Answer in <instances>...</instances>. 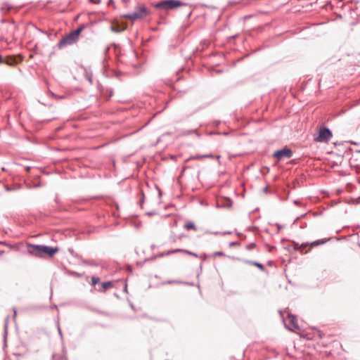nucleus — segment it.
Instances as JSON below:
<instances>
[{
  "mask_svg": "<svg viewBox=\"0 0 360 360\" xmlns=\"http://www.w3.org/2000/svg\"><path fill=\"white\" fill-rule=\"evenodd\" d=\"M58 251V248L49 247L44 245H32L27 246V252L35 257H42L48 255L51 257Z\"/></svg>",
  "mask_w": 360,
  "mask_h": 360,
  "instance_id": "f257e3e1",
  "label": "nucleus"
},
{
  "mask_svg": "<svg viewBox=\"0 0 360 360\" xmlns=\"http://www.w3.org/2000/svg\"><path fill=\"white\" fill-rule=\"evenodd\" d=\"M84 28V26H80L75 30H73L68 34L65 35L58 42V47L63 48L76 43L78 41L79 34Z\"/></svg>",
  "mask_w": 360,
  "mask_h": 360,
  "instance_id": "f03ea898",
  "label": "nucleus"
},
{
  "mask_svg": "<svg viewBox=\"0 0 360 360\" xmlns=\"http://www.w3.org/2000/svg\"><path fill=\"white\" fill-rule=\"evenodd\" d=\"M150 14V11L145 6H136L134 11L123 15V17L132 21L141 20Z\"/></svg>",
  "mask_w": 360,
  "mask_h": 360,
  "instance_id": "7ed1b4c3",
  "label": "nucleus"
},
{
  "mask_svg": "<svg viewBox=\"0 0 360 360\" xmlns=\"http://www.w3.org/2000/svg\"><path fill=\"white\" fill-rule=\"evenodd\" d=\"M184 5H186V4L179 0H163L154 4L153 6L158 9L169 11Z\"/></svg>",
  "mask_w": 360,
  "mask_h": 360,
  "instance_id": "20e7f679",
  "label": "nucleus"
},
{
  "mask_svg": "<svg viewBox=\"0 0 360 360\" xmlns=\"http://www.w3.org/2000/svg\"><path fill=\"white\" fill-rule=\"evenodd\" d=\"M333 136L332 131L326 127H321L319 134L314 138V141L320 143H328Z\"/></svg>",
  "mask_w": 360,
  "mask_h": 360,
  "instance_id": "39448f33",
  "label": "nucleus"
},
{
  "mask_svg": "<svg viewBox=\"0 0 360 360\" xmlns=\"http://www.w3.org/2000/svg\"><path fill=\"white\" fill-rule=\"evenodd\" d=\"M292 155V151L288 148H284L281 150L275 151L273 154V157L276 158L278 161L281 160L284 158H290Z\"/></svg>",
  "mask_w": 360,
  "mask_h": 360,
  "instance_id": "423d86ee",
  "label": "nucleus"
},
{
  "mask_svg": "<svg viewBox=\"0 0 360 360\" xmlns=\"http://www.w3.org/2000/svg\"><path fill=\"white\" fill-rule=\"evenodd\" d=\"M288 318L290 321V324L291 326V328H289L285 323L284 322L285 327L290 330H292V329H299L300 327L297 323L296 317L290 314H288Z\"/></svg>",
  "mask_w": 360,
  "mask_h": 360,
  "instance_id": "0eeeda50",
  "label": "nucleus"
},
{
  "mask_svg": "<svg viewBox=\"0 0 360 360\" xmlns=\"http://www.w3.org/2000/svg\"><path fill=\"white\" fill-rule=\"evenodd\" d=\"M214 156L212 154H206V155H195L190 157L186 161L189 160H200L202 158H213Z\"/></svg>",
  "mask_w": 360,
  "mask_h": 360,
  "instance_id": "6e6552de",
  "label": "nucleus"
},
{
  "mask_svg": "<svg viewBox=\"0 0 360 360\" xmlns=\"http://www.w3.org/2000/svg\"><path fill=\"white\" fill-rule=\"evenodd\" d=\"M3 63H6L8 65L13 66L15 64H17L18 63V61L16 60V58L11 57V58H6L4 60H3Z\"/></svg>",
  "mask_w": 360,
  "mask_h": 360,
  "instance_id": "1a4fd4ad",
  "label": "nucleus"
},
{
  "mask_svg": "<svg viewBox=\"0 0 360 360\" xmlns=\"http://www.w3.org/2000/svg\"><path fill=\"white\" fill-rule=\"evenodd\" d=\"M101 288L98 289L99 291H105L109 288L112 286V283L111 281L103 282L101 284Z\"/></svg>",
  "mask_w": 360,
  "mask_h": 360,
  "instance_id": "9d476101",
  "label": "nucleus"
},
{
  "mask_svg": "<svg viewBox=\"0 0 360 360\" xmlns=\"http://www.w3.org/2000/svg\"><path fill=\"white\" fill-rule=\"evenodd\" d=\"M185 228L187 229V230H190V229H193L194 231H196V226L195 225V224L191 221H187L186 224H185Z\"/></svg>",
  "mask_w": 360,
  "mask_h": 360,
  "instance_id": "9b49d317",
  "label": "nucleus"
},
{
  "mask_svg": "<svg viewBox=\"0 0 360 360\" xmlns=\"http://www.w3.org/2000/svg\"><path fill=\"white\" fill-rule=\"evenodd\" d=\"M246 263L248 264H252L257 267H258L259 269H261L262 271H264V267L263 266V264H262L261 263H259V262H253V261H245Z\"/></svg>",
  "mask_w": 360,
  "mask_h": 360,
  "instance_id": "f8f14e48",
  "label": "nucleus"
},
{
  "mask_svg": "<svg viewBox=\"0 0 360 360\" xmlns=\"http://www.w3.org/2000/svg\"><path fill=\"white\" fill-rule=\"evenodd\" d=\"M326 241H327V240H318L314 241L311 243V245H319L325 243Z\"/></svg>",
  "mask_w": 360,
  "mask_h": 360,
  "instance_id": "ddd939ff",
  "label": "nucleus"
},
{
  "mask_svg": "<svg viewBox=\"0 0 360 360\" xmlns=\"http://www.w3.org/2000/svg\"><path fill=\"white\" fill-rule=\"evenodd\" d=\"M100 281L98 277L92 276L91 277V284L92 285H96Z\"/></svg>",
  "mask_w": 360,
  "mask_h": 360,
  "instance_id": "4468645a",
  "label": "nucleus"
},
{
  "mask_svg": "<svg viewBox=\"0 0 360 360\" xmlns=\"http://www.w3.org/2000/svg\"><path fill=\"white\" fill-rule=\"evenodd\" d=\"M184 249H175L170 250L167 252V255L174 254L176 252H184Z\"/></svg>",
  "mask_w": 360,
  "mask_h": 360,
  "instance_id": "2eb2a0df",
  "label": "nucleus"
},
{
  "mask_svg": "<svg viewBox=\"0 0 360 360\" xmlns=\"http://www.w3.org/2000/svg\"><path fill=\"white\" fill-rule=\"evenodd\" d=\"M184 253H186V254H188V255H192V256H193V257H198V255H197L196 253L193 252H191V251H189V250H184Z\"/></svg>",
  "mask_w": 360,
  "mask_h": 360,
  "instance_id": "dca6fc26",
  "label": "nucleus"
},
{
  "mask_svg": "<svg viewBox=\"0 0 360 360\" xmlns=\"http://www.w3.org/2000/svg\"><path fill=\"white\" fill-rule=\"evenodd\" d=\"M224 253L223 252H221V251H217V252H214L213 254H212V256L213 257H217V256H224Z\"/></svg>",
  "mask_w": 360,
  "mask_h": 360,
  "instance_id": "f3484780",
  "label": "nucleus"
},
{
  "mask_svg": "<svg viewBox=\"0 0 360 360\" xmlns=\"http://www.w3.org/2000/svg\"><path fill=\"white\" fill-rule=\"evenodd\" d=\"M86 79L91 83L92 84V76L91 74H89L88 72H86Z\"/></svg>",
  "mask_w": 360,
  "mask_h": 360,
  "instance_id": "a211bd4d",
  "label": "nucleus"
},
{
  "mask_svg": "<svg viewBox=\"0 0 360 360\" xmlns=\"http://www.w3.org/2000/svg\"><path fill=\"white\" fill-rule=\"evenodd\" d=\"M205 233L206 234H214V235H219V234L221 233V232H219V231L212 232V231H205Z\"/></svg>",
  "mask_w": 360,
  "mask_h": 360,
  "instance_id": "6ab92c4d",
  "label": "nucleus"
},
{
  "mask_svg": "<svg viewBox=\"0 0 360 360\" xmlns=\"http://www.w3.org/2000/svg\"><path fill=\"white\" fill-rule=\"evenodd\" d=\"M58 333H59L61 339H63V334H62V332H61V330H60V326L58 323Z\"/></svg>",
  "mask_w": 360,
  "mask_h": 360,
  "instance_id": "aec40b11",
  "label": "nucleus"
},
{
  "mask_svg": "<svg viewBox=\"0 0 360 360\" xmlns=\"http://www.w3.org/2000/svg\"><path fill=\"white\" fill-rule=\"evenodd\" d=\"M220 158H221V156H220V155H217V156H214V158H216V159L218 160V162H219Z\"/></svg>",
  "mask_w": 360,
  "mask_h": 360,
  "instance_id": "412c9836",
  "label": "nucleus"
},
{
  "mask_svg": "<svg viewBox=\"0 0 360 360\" xmlns=\"http://www.w3.org/2000/svg\"><path fill=\"white\" fill-rule=\"evenodd\" d=\"M236 244H238L237 242H231V243H230V246H233V245H236Z\"/></svg>",
  "mask_w": 360,
  "mask_h": 360,
  "instance_id": "4be33fe9",
  "label": "nucleus"
},
{
  "mask_svg": "<svg viewBox=\"0 0 360 360\" xmlns=\"http://www.w3.org/2000/svg\"><path fill=\"white\" fill-rule=\"evenodd\" d=\"M72 274L74 276H77V277L80 276V274L79 273H77V272H74V273H72Z\"/></svg>",
  "mask_w": 360,
  "mask_h": 360,
  "instance_id": "5701e85b",
  "label": "nucleus"
},
{
  "mask_svg": "<svg viewBox=\"0 0 360 360\" xmlns=\"http://www.w3.org/2000/svg\"><path fill=\"white\" fill-rule=\"evenodd\" d=\"M8 319V318H7L6 320V323H5V328L6 329L7 328Z\"/></svg>",
  "mask_w": 360,
  "mask_h": 360,
  "instance_id": "b1692460",
  "label": "nucleus"
},
{
  "mask_svg": "<svg viewBox=\"0 0 360 360\" xmlns=\"http://www.w3.org/2000/svg\"><path fill=\"white\" fill-rule=\"evenodd\" d=\"M195 132V130H190L188 134H192Z\"/></svg>",
  "mask_w": 360,
  "mask_h": 360,
  "instance_id": "393cba45",
  "label": "nucleus"
},
{
  "mask_svg": "<svg viewBox=\"0 0 360 360\" xmlns=\"http://www.w3.org/2000/svg\"><path fill=\"white\" fill-rule=\"evenodd\" d=\"M3 63V58L1 57V56L0 55V63Z\"/></svg>",
  "mask_w": 360,
  "mask_h": 360,
  "instance_id": "a878e982",
  "label": "nucleus"
},
{
  "mask_svg": "<svg viewBox=\"0 0 360 360\" xmlns=\"http://www.w3.org/2000/svg\"><path fill=\"white\" fill-rule=\"evenodd\" d=\"M13 312H14V317H15V316H16V310L15 309H13Z\"/></svg>",
  "mask_w": 360,
  "mask_h": 360,
  "instance_id": "bb28decb",
  "label": "nucleus"
},
{
  "mask_svg": "<svg viewBox=\"0 0 360 360\" xmlns=\"http://www.w3.org/2000/svg\"><path fill=\"white\" fill-rule=\"evenodd\" d=\"M280 314H281V317H282V319H283V321H284V320H283V312H282V311H280Z\"/></svg>",
  "mask_w": 360,
  "mask_h": 360,
  "instance_id": "cd10ccee",
  "label": "nucleus"
},
{
  "mask_svg": "<svg viewBox=\"0 0 360 360\" xmlns=\"http://www.w3.org/2000/svg\"><path fill=\"white\" fill-rule=\"evenodd\" d=\"M111 29H112V31L118 32V30H115L114 27H111Z\"/></svg>",
  "mask_w": 360,
  "mask_h": 360,
  "instance_id": "c85d7f7f",
  "label": "nucleus"
},
{
  "mask_svg": "<svg viewBox=\"0 0 360 360\" xmlns=\"http://www.w3.org/2000/svg\"><path fill=\"white\" fill-rule=\"evenodd\" d=\"M227 233H230V232H224V233H222V234H227Z\"/></svg>",
  "mask_w": 360,
  "mask_h": 360,
  "instance_id": "c756f323",
  "label": "nucleus"
},
{
  "mask_svg": "<svg viewBox=\"0 0 360 360\" xmlns=\"http://www.w3.org/2000/svg\"><path fill=\"white\" fill-rule=\"evenodd\" d=\"M143 202V200L142 199L141 201H140V203L142 204Z\"/></svg>",
  "mask_w": 360,
  "mask_h": 360,
  "instance_id": "7c9ffc66",
  "label": "nucleus"
},
{
  "mask_svg": "<svg viewBox=\"0 0 360 360\" xmlns=\"http://www.w3.org/2000/svg\"><path fill=\"white\" fill-rule=\"evenodd\" d=\"M153 213L149 212L148 214L152 215Z\"/></svg>",
  "mask_w": 360,
  "mask_h": 360,
  "instance_id": "2f4dec72",
  "label": "nucleus"
}]
</instances>
